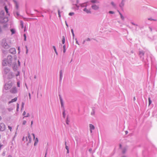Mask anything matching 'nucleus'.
<instances>
[{"label":"nucleus","instance_id":"1","mask_svg":"<svg viewBox=\"0 0 157 157\" xmlns=\"http://www.w3.org/2000/svg\"><path fill=\"white\" fill-rule=\"evenodd\" d=\"M2 46L5 48H9V46L6 42V39H3L2 41Z\"/></svg>","mask_w":157,"mask_h":157},{"label":"nucleus","instance_id":"2","mask_svg":"<svg viewBox=\"0 0 157 157\" xmlns=\"http://www.w3.org/2000/svg\"><path fill=\"white\" fill-rule=\"evenodd\" d=\"M25 139L26 141V142L28 144H29V143H30L31 142V138L29 133H28V136L27 137H26Z\"/></svg>","mask_w":157,"mask_h":157},{"label":"nucleus","instance_id":"3","mask_svg":"<svg viewBox=\"0 0 157 157\" xmlns=\"http://www.w3.org/2000/svg\"><path fill=\"white\" fill-rule=\"evenodd\" d=\"M6 127L5 124L3 123L0 124V131H3L5 129Z\"/></svg>","mask_w":157,"mask_h":157},{"label":"nucleus","instance_id":"4","mask_svg":"<svg viewBox=\"0 0 157 157\" xmlns=\"http://www.w3.org/2000/svg\"><path fill=\"white\" fill-rule=\"evenodd\" d=\"M12 83L6 84L5 85L4 88L6 90H8L12 86Z\"/></svg>","mask_w":157,"mask_h":157},{"label":"nucleus","instance_id":"5","mask_svg":"<svg viewBox=\"0 0 157 157\" xmlns=\"http://www.w3.org/2000/svg\"><path fill=\"white\" fill-rule=\"evenodd\" d=\"M91 8L92 9L95 10H97L99 9V6L95 4L92 5L91 6Z\"/></svg>","mask_w":157,"mask_h":157},{"label":"nucleus","instance_id":"6","mask_svg":"<svg viewBox=\"0 0 157 157\" xmlns=\"http://www.w3.org/2000/svg\"><path fill=\"white\" fill-rule=\"evenodd\" d=\"M12 93H15L17 92V90L16 87L13 88L10 90Z\"/></svg>","mask_w":157,"mask_h":157},{"label":"nucleus","instance_id":"7","mask_svg":"<svg viewBox=\"0 0 157 157\" xmlns=\"http://www.w3.org/2000/svg\"><path fill=\"white\" fill-rule=\"evenodd\" d=\"M10 51L11 53L13 54H14L16 52L15 49L14 48H11L10 50Z\"/></svg>","mask_w":157,"mask_h":157},{"label":"nucleus","instance_id":"8","mask_svg":"<svg viewBox=\"0 0 157 157\" xmlns=\"http://www.w3.org/2000/svg\"><path fill=\"white\" fill-rule=\"evenodd\" d=\"M89 125H90V126H89L90 128V132H92V130L94 129V126L93 125H92V124H90Z\"/></svg>","mask_w":157,"mask_h":157},{"label":"nucleus","instance_id":"9","mask_svg":"<svg viewBox=\"0 0 157 157\" xmlns=\"http://www.w3.org/2000/svg\"><path fill=\"white\" fill-rule=\"evenodd\" d=\"M83 10L85 11L87 13H91V12L90 10L87 9L86 8H85Z\"/></svg>","mask_w":157,"mask_h":157},{"label":"nucleus","instance_id":"10","mask_svg":"<svg viewBox=\"0 0 157 157\" xmlns=\"http://www.w3.org/2000/svg\"><path fill=\"white\" fill-rule=\"evenodd\" d=\"M17 98H15L13 99H12L11 101H9V103H10L12 102H13L16 101L17 100Z\"/></svg>","mask_w":157,"mask_h":157},{"label":"nucleus","instance_id":"11","mask_svg":"<svg viewBox=\"0 0 157 157\" xmlns=\"http://www.w3.org/2000/svg\"><path fill=\"white\" fill-rule=\"evenodd\" d=\"M38 142V139L37 138H36L35 139V142L34 143V145L35 146L37 144Z\"/></svg>","mask_w":157,"mask_h":157},{"label":"nucleus","instance_id":"12","mask_svg":"<svg viewBox=\"0 0 157 157\" xmlns=\"http://www.w3.org/2000/svg\"><path fill=\"white\" fill-rule=\"evenodd\" d=\"M65 37L64 36H63V39H62V43L63 44H64L65 43Z\"/></svg>","mask_w":157,"mask_h":157},{"label":"nucleus","instance_id":"13","mask_svg":"<svg viewBox=\"0 0 157 157\" xmlns=\"http://www.w3.org/2000/svg\"><path fill=\"white\" fill-rule=\"evenodd\" d=\"M53 48H54V51H55V52L56 53V55H57L58 53H57V52L56 51V48L55 47V46H53Z\"/></svg>","mask_w":157,"mask_h":157},{"label":"nucleus","instance_id":"14","mask_svg":"<svg viewBox=\"0 0 157 157\" xmlns=\"http://www.w3.org/2000/svg\"><path fill=\"white\" fill-rule=\"evenodd\" d=\"M63 52L65 53V52H66V47H65V45L63 46Z\"/></svg>","mask_w":157,"mask_h":157},{"label":"nucleus","instance_id":"15","mask_svg":"<svg viewBox=\"0 0 157 157\" xmlns=\"http://www.w3.org/2000/svg\"><path fill=\"white\" fill-rule=\"evenodd\" d=\"M91 2L93 3H95L97 2V1L96 0H92Z\"/></svg>","mask_w":157,"mask_h":157},{"label":"nucleus","instance_id":"16","mask_svg":"<svg viewBox=\"0 0 157 157\" xmlns=\"http://www.w3.org/2000/svg\"><path fill=\"white\" fill-rule=\"evenodd\" d=\"M5 11H6L7 13H8V9L6 6H5Z\"/></svg>","mask_w":157,"mask_h":157},{"label":"nucleus","instance_id":"17","mask_svg":"<svg viewBox=\"0 0 157 157\" xmlns=\"http://www.w3.org/2000/svg\"><path fill=\"white\" fill-rule=\"evenodd\" d=\"M11 31L12 32V34H14L15 33V31L13 29H11Z\"/></svg>","mask_w":157,"mask_h":157},{"label":"nucleus","instance_id":"18","mask_svg":"<svg viewBox=\"0 0 157 157\" xmlns=\"http://www.w3.org/2000/svg\"><path fill=\"white\" fill-rule=\"evenodd\" d=\"M148 101H149V104L150 105L151 103V101L150 100V98H148Z\"/></svg>","mask_w":157,"mask_h":157},{"label":"nucleus","instance_id":"19","mask_svg":"<svg viewBox=\"0 0 157 157\" xmlns=\"http://www.w3.org/2000/svg\"><path fill=\"white\" fill-rule=\"evenodd\" d=\"M58 13L59 17H61L60 13V10H58Z\"/></svg>","mask_w":157,"mask_h":157},{"label":"nucleus","instance_id":"20","mask_svg":"<svg viewBox=\"0 0 157 157\" xmlns=\"http://www.w3.org/2000/svg\"><path fill=\"white\" fill-rule=\"evenodd\" d=\"M26 122L25 121V120L23 121L22 122V124L23 125H25L26 124Z\"/></svg>","mask_w":157,"mask_h":157},{"label":"nucleus","instance_id":"21","mask_svg":"<svg viewBox=\"0 0 157 157\" xmlns=\"http://www.w3.org/2000/svg\"><path fill=\"white\" fill-rule=\"evenodd\" d=\"M8 128L10 130V131H11V130H12V127H11L10 126H8Z\"/></svg>","mask_w":157,"mask_h":157},{"label":"nucleus","instance_id":"22","mask_svg":"<svg viewBox=\"0 0 157 157\" xmlns=\"http://www.w3.org/2000/svg\"><path fill=\"white\" fill-rule=\"evenodd\" d=\"M24 40L25 41L26 40V35L25 34H24Z\"/></svg>","mask_w":157,"mask_h":157},{"label":"nucleus","instance_id":"23","mask_svg":"<svg viewBox=\"0 0 157 157\" xmlns=\"http://www.w3.org/2000/svg\"><path fill=\"white\" fill-rule=\"evenodd\" d=\"M65 144L66 145V149L67 150H68V147L66 145V143H65Z\"/></svg>","mask_w":157,"mask_h":157},{"label":"nucleus","instance_id":"24","mask_svg":"<svg viewBox=\"0 0 157 157\" xmlns=\"http://www.w3.org/2000/svg\"><path fill=\"white\" fill-rule=\"evenodd\" d=\"M111 4L113 6H115V4L113 2H112Z\"/></svg>","mask_w":157,"mask_h":157},{"label":"nucleus","instance_id":"25","mask_svg":"<svg viewBox=\"0 0 157 157\" xmlns=\"http://www.w3.org/2000/svg\"><path fill=\"white\" fill-rule=\"evenodd\" d=\"M74 14V13H69V15L70 16Z\"/></svg>","mask_w":157,"mask_h":157},{"label":"nucleus","instance_id":"26","mask_svg":"<svg viewBox=\"0 0 157 157\" xmlns=\"http://www.w3.org/2000/svg\"><path fill=\"white\" fill-rule=\"evenodd\" d=\"M63 116L64 118L65 117V113L64 111H63Z\"/></svg>","mask_w":157,"mask_h":157},{"label":"nucleus","instance_id":"27","mask_svg":"<svg viewBox=\"0 0 157 157\" xmlns=\"http://www.w3.org/2000/svg\"><path fill=\"white\" fill-rule=\"evenodd\" d=\"M60 102L62 106H63V102L62 100H61Z\"/></svg>","mask_w":157,"mask_h":157},{"label":"nucleus","instance_id":"28","mask_svg":"<svg viewBox=\"0 0 157 157\" xmlns=\"http://www.w3.org/2000/svg\"><path fill=\"white\" fill-rule=\"evenodd\" d=\"M29 113H27L26 116H25V117H28L29 116ZM25 117H23V118Z\"/></svg>","mask_w":157,"mask_h":157},{"label":"nucleus","instance_id":"29","mask_svg":"<svg viewBox=\"0 0 157 157\" xmlns=\"http://www.w3.org/2000/svg\"><path fill=\"white\" fill-rule=\"evenodd\" d=\"M71 33H72V34H73V36H74V33L73 30L72 29L71 30Z\"/></svg>","mask_w":157,"mask_h":157},{"label":"nucleus","instance_id":"30","mask_svg":"<svg viewBox=\"0 0 157 157\" xmlns=\"http://www.w3.org/2000/svg\"><path fill=\"white\" fill-rule=\"evenodd\" d=\"M109 13H112V14H113L114 13V12L113 11H109Z\"/></svg>","mask_w":157,"mask_h":157},{"label":"nucleus","instance_id":"31","mask_svg":"<svg viewBox=\"0 0 157 157\" xmlns=\"http://www.w3.org/2000/svg\"><path fill=\"white\" fill-rule=\"evenodd\" d=\"M60 78H61V75H62V71L61 70L60 71Z\"/></svg>","mask_w":157,"mask_h":157},{"label":"nucleus","instance_id":"32","mask_svg":"<svg viewBox=\"0 0 157 157\" xmlns=\"http://www.w3.org/2000/svg\"><path fill=\"white\" fill-rule=\"evenodd\" d=\"M17 85L18 87H19L20 86V83H19V82H17Z\"/></svg>","mask_w":157,"mask_h":157},{"label":"nucleus","instance_id":"33","mask_svg":"<svg viewBox=\"0 0 157 157\" xmlns=\"http://www.w3.org/2000/svg\"><path fill=\"white\" fill-rule=\"evenodd\" d=\"M23 114V115H26V112L25 111H24V112Z\"/></svg>","mask_w":157,"mask_h":157},{"label":"nucleus","instance_id":"34","mask_svg":"<svg viewBox=\"0 0 157 157\" xmlns=\"http://www.w3.org/2000/svg\"><path fill=\"white\" fill-rule=\"evenodd\" d=\"M32 134V135H33V138H34V139H35V135H34V134H33V133Z\"/></svg>","mask_w":157,"mask_h":157},{"label":"nucleus","instance_id":"35","mask_svg":"<svg viewBox=\"0 0 157 157\" xmlns=\"http://www.w3.org/2000/svg\"><path fill=\"white\" fill-rule=\"evenodd\" d=\"M148 19L149 20H154V21H156V20H154V19H151V18H148Z\"/></svg>","mask_w":157,"mask_h":157},{"label":"nucleus","instance_id":"36","mask_svg":"<svg viewBox=\"0 0 157 157\" xmlns=\"http://www.w3.org/2000/svg\"><path fill=\"white\" fill-rule=\"evenodd\" d=\"M59 99H60V101H61V100H62V98L60 96V95H59Z\"/></svg>","mask_w":157,"mask_h":157},{"label":"nucleus","instance_id":"37","mask_svg":"<svg viewBox=\"0 0 157 157\" xmlns=\"http://www.w3.org/2000/svg\"><path fill=\"white\" fill-rule=\"evenodd\" d=\"M125 151H126V150H125V149L124 150H123V153H125Z\"/></svg>","mask_w":157,"mask_h":157},{"label":"nucleus","instance_id":"38","mask_svg":"<svg viewBox=\"0 0 157 157\" xmlns=\"http://www.w3.org/2000/svg\"><path fill=\"white\" fill-rule=\"evenodd\" d=\"M95 112L94 111H93L92 113H91L92 115H94V114Z\"/></svg>","mask_w":157,"mask_h":157},{"label":"nucleus","instance_id":"39","mask_svg":"<svg viewBox=\"0 0 157 157\" xmlns=\"http://www.w3.org/2000/svg\"><path fill=\"white\" fill-rule=\"evenodd\" d=\"M33 121H32L31 122V126L33 124Z\"/></svg>","mask_w":157,"mask_h":157},{"label":"nucleus","instance_id":"40","mask_svg":"<svg viewBox=\"0 0 157 157\" xmlns=\"http://www.w3.org/2000/svg\"><path fill=\"white\" fill-rule=\"evenodd\" d=\"M24 140H25V137H23V138H22V140L23 141H24Z\"/></svg>","mask_w":157,"mask_h":157},{"label":"nucleus","instance_id":"41","mask_svg":"<svg viewBox=\"0 0 157 157\" xmlns=\"http://www.w3.org/2000/svg\"><path fill=\"white\" fill-rule=\"evenodd\" d=\"M24 105V103H22V107H23Z\"/></svg>","mask_w":157,"mask_h":157},{"label":"nucleus","instance_id":"42","mask_svg":"<svg viewBox=\"0 0 157 157\" xmlns=\"http://www.w3.org/2000/svg\"><path fill=\"white\" fill-rule=\"evenodd\" d=\"M119 146H120V148H121V147H122V146H121V144H120V145H119Z\"/></svg>","mask_w":157,"mask_h":157},{"label":"nucleus","instance_id":"43","mask_svg":"<svg viewBox=\"0 0 157 157\" xmlns=\"http://www.w3.org/2000/svg\"><path fill=\"white\" fill-rule=\"evenodd\" d=\"M26 48H27V52H26V53L27 52H28V49H27V47H26Z\"/></svg>","mask_w":157,"mask_h":157},{"label":"nucleus","instance_id":"44","mask_svg":"<svg viewBox=\"0 0 157 157\" xmlns=\"http://www.w3.org/2000/svg\"><path fill=\"white\" fill-rule=\"evenodd\" d=\"M29 98H30V93L29 94Z\"/></svg>","mask_w":157,"mask_h":157},{"label":"nucleus","instance_id":"45","mask_svg":"<svg viewBox=\"0 0 157 157\" xmlns=\"http://www.w3.org/2000/svg\"><path fill=\"white\" fill-rule=\"evenodd\" d=\"M120 15H121V17L122 18H123V17H122V15H121L120 13Z\"/></svg>","mask_w":157,"mask_h":157},{"label":"nucleus","instance_id":"46","mask_svg":"<svg viewBox=\"0 0 157 157\" xmlns=\"http://www.w3.org/2000/svg\"><path fill=\"white\" fill-rule=\"evenodd\" d=\"M2 117L0 116V121H1L2 120Z\"/></svg>","mask_w":157,"mask_h":157},{"label":"nucleus","instance_id":"47","mask_svg":"<svg viewBox=\"0 0 157 157\" xmlns=\"http://www.w3.org/2000/svg\"><path fill=\"white\" fill-rule=\"evenodd\" d=\"M21 25H22V28H23V24H21Z\"/></svg>","mask_w":157,"mask_h":157},{"label":"nucleus","instance_id":"48","mask_svg":"<svg viewBox=\"0 0 157 157\" xmlns=\"http://www.w3.org/2000/svg\"><path fill=\"white\" fill-rule=\"evenodd\" d=\"M18 106H19V104H17V108H18Z\"/></svg>","mask_w":157,"mask_h":157},{"label":"nucleus","instance_id":"49","mask_svg":"<svg viewBox=\"0 0 157 157\" xmlns=\"http://www.w3.org/2000/svg\"><path fill=\"white\" fill-rule=\"evenodd\" d=\"M67 153H69V149H68V150H67Z\"/></svg>","mask_w":157,"mask_h":157},{"label":"nucleus","instance_id":"50","mask_svg":"<svg viewBox=\"0 0 157 157\" xmlns=\"http://www.w3.org/2000/svg\"><path fill=\"white\" fill-rule=\"evenodd\" d=\"M128 133V132L127 131L126 132V133L127 134Z\"/></svg>","mask_w":157,"mask_h":157},{"label":"nucleus","instance_id":"51","mask_svg":"<svg viewBox=\"0 0 157 157\" xmlns=\"http://www.w3.org/2000/svg\"><path fill=\"white\" fill-rule=\"evenodd\" d=\"M122 4V6H123V4H122V3H121V5H120V6H121V5Z\"/></svg>","mask_w":157,"mask_h":157},{"label":"nucleus","instance_id":"52","mask_svg":"<svg viewBox=\"0 0 157 157\" xmlns=\"http://www.w3.org/2000/svg\"><path fill=\"white\" fill-rule=\"evenodd\" d=\"M18 49L19 50H20V48L18 47Z\"/></svg>","mask_w":157,"mask_h":157},{"label":"nucleus","instance_id":"53","mask_svg":"<svg viewBox=\"0 0 157 157\" xmlns=\"http://www.w3.org/2000/svg\"><path fill=\"white\" fill-rule=\"evenodd\" d=\"M18 75H19V74H18L17 75H16V76H17Z\"/></svg>","mask_w":157,"mask_h":157},{"label":"nucleus","instance_id":"54","mask_svg":"<svg viewBox=\"0 0 157 157\" xmlns=\"http://www.w3.org/2000/svg\"><path fill=\"white\" fill-rule=\"evenodd\" d=\"M66 25H67V26H68V25H67V24H66Z\"/></svg>","mask_w":157,"mask_h":157},{"label":"nucleus","instance_id":"55","mask_svg":"<svg viewBox=\"0 0 157 157\" xmlns=\"http://www.w3.org/2000/svg\"><path fill=\"white\" fill-rule=\"evenodd\" d=\"M67 124H68V123H66Z\"/></svg>","mask_w":157,"mask_h":157},{"label":"nucleus","instance_id":"56","mask_svg":"<svg viewBox=\"0 0 157 157\" xmlns=\"http://www.w3.org/2000/svg\"><path fill=\"white\" fill-rule=\"evenodd\" d=\"M46 154L45 155V156L44 157H46Z\"/></svg>","mask_w":157,"mask_h":157}]
</instances>
